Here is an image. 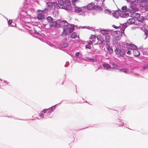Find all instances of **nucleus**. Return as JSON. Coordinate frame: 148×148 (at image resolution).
<instances>
[{"label": "nucleus", "mask_w": 148, "mask_h": 148, "mask_svg": "<svg viewBox=\"0 0 148 148\" xmlns=\"http://www.w3.org/2000/svg\"><path fill=\"white\" fill-rule=\"evenodd\" d=\"M58 3L60 5H62L64 4V1L63 0H60L58 1Z\"/></svg>", "instance_id": "bb28decb"}, {"label": "nucleus", "mask_w": 148, "mask_h": 148, "mask_svg": "<svg viewBox=\"0 0 148 148\" xmlns=\"http://www.w3.org/2000/svg\"><path fill=\"white\" fill-rule=\"evenodd\" d=\"M126 27V26H125V25H123V27H122L121 29H122V30L123 31V33H124V30L125 28Z\"/></svg>", "instance_id": "4c0bfd02"}, {"label": "nucleus", "mask_w": 148, "mask_h": 148, "mask_svg": "<svg viewBox=\"0 0 148 148\" xmlns=\"http://www.w3.org/2000/svg\"><path fill=\"white\" fill-rule=\"evenodd\" d=\"M122 10L124 11V12H125L127 9V6H123L122 7Z\"/></svg>", "instance_id": "cd10ccee"}, {"label": "nucleus", "mask_w": 148, "mask_h": 148, "mask_svg": "<svg viewBox=\"0 0 148 148\" xmlns=\"http://www.w3.org/2000/svg\"><path fill=\"white\" fill-rule=\"evenodd\" d=\"M41 10H37V12H41Z\"/></svg>", "instance_id": "c03bdc74"}, {"label": "nucleus", "mask_w": 148, "mask_h": 148, "mask_svg": "<svg viewBox=\"0 0 148 148\" xmlns=\"http://www.w3.org/2000/svg\"><path fill=\"white\" fill-rule=\"evenodd\" d=\"M66 28L70 33L72 32L74 30V26L71 25H68Z\"/></svg>", "instance_id": "9d476101"}, {"label": "nucleus", "mask_w": 148, "mask_h": 148, "mask_svg": "<svg viewBox=\"0 0 148 148\" xmlns=\"http://www.w3.org/2000/svg\"><path fill=\"white\" fill-rule=\"evenodd\" d=\"M120 71H121L125 73H127L128 72V71L124 69H120Z\"/></svg>", "instance_id": "c756f323"}, {"label": "nucleus", "mask_w": 148, "mask_h": 148, "mask_svg": "<svg viewBox=\"0 0 148 148\" xmlns=\"http://www.w3.org/2000/svg\"><path fill=\"white\" fill-rule=\"evenodd\" d=\"M129 16L128 13L125 12H123L121 13V17L123 18H126Z\"/></svg>", "instance_id": "0eeeda50"}, {"label": "nucleus", "mask_w": 148, "mask_h": 148, "mask_svg": "<svg viewBox=\"0 0 148 148\" xmlns=\"http://www.w3.org/2000/svg\"><path fill=\"white\" fill-rule=\"evenodd\" d=\"M64 3L66 5L67 7H71L70 6L71 1L70 0H65Z\"/></svg>", "instance_id": "a211bd4d"}, {"label": "nucleus", "mask_w": 148, "mask_h": 148, "mask_svg": "<svg viewBox=\"0 0 148 148\" xmlns=\"http://www.w3.org/2000/svg\"><path fill=\"white\" fill-rule=\"evenodd\" d=\"M47 4L48 7L51 8L53 6V4L51 2H48L47 3Z\"/></svg>", "instance_id": "c85d7f7f"}, {"label": "nucleus", "mask_w": 148, "mask_h": 148, "mask_svg": "<svg viewBox=\"0 0 148 148\" xmlns=\"http://www.w3.org/2000/svg\"><path fill=\"white\" fill-rule=\"evenodd\" d=\"M127 55H130L131 54V51H130L129 50L127 52Z\"/></svg>", "instance_id": "79ce46f5"}, {"label": "nucleus", "mask_w": 148, "mask_h": 148, "mask_svg": "<svg viewBox=\"0 0 148 148\" xmlns=\"http://www.w3.org/2000/svg\"><path fill=\"white\" fill-rule=\"evenodd\" d=\"M101 33L103 35H107L109 34L110 31L109 30H107L105 29H100Z\"/></svg>", "instance_id": "ddd939ff"}, {"label": "nucleus", "mask_w": 148, "mask_h": 148, "mask_svg": "<svg viewBox=\"0 0 148 148\" xmlns=\"http://www.w3.org/2000/svg\"><path fill=\"white\" fill-rule=\"evenodd\" d=\"M74 10L75 12L79 13L82 11V9L81 7L75 5L74 8Z\"/></svg>", "instance_id": "f8f14e48"}, {"label": "nucleus", "mask_w": 148, "mask_h": 148, "mask_svg": "<svg viewBox=\"0 0 148 148\" xmlns=\"http://www.w3.org/2000/svg\"><path fill=\"white\" fill-rule=\"evenodd\" d=\"M112 27H113L115 28L116 29H117L119 28L120 27L119 26H116L115 25H112Z\"/></svg>", "instance_id": "58836bf2"}, {"label": "nucleus", "mask_w": 148, "mask_h": 148, "mask_svg": "<svg viewBox=\"0 0 148 148\" xmlns=\"http://www.w3.org/2000/svg\"><path fill=\"white\" fill-rule=\"evenodd\" d=\"M68 29L66 27L63 28V31L61 34V36L62 37L65 36L68 34Z\"/></svg>", "instance_id": "6e6552de"}, {"label": "nucleus", "mask_w": 148, "mask_h": 148, "mask_svg": "<svg viewBox=\"0 0 148 148\" xmlns=\"http://www.w3.org/2000/svg\"><path fill=\"white\" fill-rule=\"evenodd\" d=\"M133 53L134 55L135 56H138L140 54L139 51L135 49H133Z\"/></svg>", "instance_id": "9b49d317"}, {"label": "nucleus", "mask_w": 148, "mask_h": 148, "mask_svg": "<svg viewBox=\"0 0 148 148\" xmlns=\"http://www.w3.org/2000/svg\"><path fill=\"white\" fill-rule=\"evenodd\" d=\"M60 8L65 9L66 10H70L71 9V7H67L66 6H61L60 7Z\"/></svg>", "instance_id": "4be33fe9"}, {"label": "nucleus", "mask_w": 148, "mask_h": 148, "mask_svg": "<svg viewBox=\"0 0 148 148\" xmlns=\"http://www.w3.org/2000/svg\"><path fill=\"white\" fill-rule=\"evenodd\" d=\"M70 37L71 38L75 39L77 38L78 39L79 38V35L76 32L73 33L70 36Z\"/></svg>", "instance_id": "1a4fd4ad"}, {"label": "nucleus", "mask_w": 148, "mask_h": 148, "mask_svg": "<svg viewBox=\"0 0 148 148\" xmlns=\"http://www.w3.org/2000/svg\"><path fill=\"white\" fill-rule=\"evenodd\" d=\"M96 38L98 39V38L95 35H91L89 38V39H90L92 40H94L95 42V40Z\"/></svg>", "instance_id": "2eb2a0df"}, {"label": "nucleus", "mask_w": 148, "mask_h": 148, "mask_svg": "<svg viewBox=\"0 0 148 148\" xmlns=\"http://www.w3.org/2000/svg\"><path fill=\"white\" fill-rule=\"evenodd\" d=\"M105 1V0H103V1Z\"/></svg>", "instance_id": "3c124183"}, {"label": "nucleus", "mask_w": 148, "mask_h": 148, "mask_svg": "<svg viewBox=\"0 0 148 148\" xmlns=\"http://www.w3.org/2000/svg\"><path fill=\"white\" fill-rule=\"evenodd\" d=\"M106 41L107 42H109L110 41V36L108 35H106L105 36Z\"/></svg>", "instance_id": "b1692460"}, {"label": "nucleus", "mask_w": 148, "mask_h": 148, "mask_svg": "<svg viewBox=\"0 0 148 148\" xmlns=\"http://www.w3.org/2000/svg\"><path fill=\"white\" fill-rule=\"evenodd\" d=\"M48 11V9L47 8H45L43 10H42L41 12L42 13H45L47 12Z\"/></svg>", "instance_id": "7c9ffc66"}, {"label": "nucleus", "mask_w": 148, "mask_h": 148, "mask_svg": "<svg viewBox=\"0 0 148 148\" xmlns=\"http://www.w3.org/2000/svg\"><path fill=\"white\" fill-rule=\"evenodd\" d=\"M47 20L50 23L53 21V19L51 16H48L47 18Z\"/></svg>", "instance_id": "393cba45"}, {"label": "nucleus", "mask_w": 148, "mask_h": 148, "mask_svg": "<svg viewBox=\"0 0 148 148\" xmlns=\"http://www.w3.org/2000/svg\"><path fill=\"white\" fill-rule=\"evenodd\" d=\"M44 17V15L41 14H38L37 16V18L40 20L43 19Z\"/></svg>", "instance_id": "6ab92c4d"}, {"label": "nucleus", "mask_w": 148, "mask_h": 148, "mask_svg": "<svg viewBox=\"0 0 148 148\" xmlns=\"http://www.w3.org/2000/svg\"><path fill=\"white\" fill-rule=\"evenodd\" d=\"M71 1L73 5L75 6V3L79 2V0H71Z\"/></svg>", "instance_id": "a878e982"}, {"label": "nucleus", "mask_w": 148, "mask_h": 148, "mask_svg": "<svg viewBox=\"0 0 148 148\" xmlns=\"http://www.w3.org/2000/svg\"><path fill=\"white\" fill-rule=\"evenodd\" d=\"M45 111L44 110H43L41 112V113H40V116H43V117L44 116V114L45 113Z\"/></svg>", "instance_id": "2f4dec72"}, {"label": "nucleus", "mask_w": 148, "mask_h": 148, "mask_svg": "<svg viewBox=\"0 0 148 148\" xmlns=\"http://www.w3.org/2000/svg\"><path fill=\"white\" fill-rule=\"evenodd\" d=\"M92 13H93V15H94V12H92Z\"/></svg>", "instance_id": "8fccbe9b"}, {"label": "nucleus", "mask_w": 148, "mask_h": 148, "mask_svg": "<svg viewBox=\"0 0 148 148\" xmlns=\"http://www.w3.org/2000/svg\"><path fill=\"white\" fill-rule=\"evenodd\" d=\"M94 10L98 12L101 11L102 10V9L101 7L98 5H95Z\"/></svg>", "instance_id": "4468645a"}, {"label": "nucleus", "mask_w": 148, "mask_h": 148, "mask_svg": "<svg viewBox=\"0 0 148 148\" xmlns=\"http://www.w3.org/2000/svg\"><path fill=\"white\" fill-rule=\"evenodd\" d=\"M126 45L128 49L132 50L133 51V49H135L136 48V46L133 44L126 43Z\"/></svg>", "instance_id": "39448f33"}, {"label": "nucleus", "mask_w": 148, "mask_h": 148, "mask_svg": "<svg viewBox=\"0 0 148 148\" xmlns=\"http://www.w3.org/2000/svg\"><path fill=\"white\" fill-rule=\"evenodd\" d=\"M135 20L133 18H130L129 19L127 22L126 23V24L127 25H129L134 24L135 23Z\"/></svg>", "instance_id": "423d86ee"}, {"label": "nucleus", "mask_w": 148, "mask_h": 148, "mask_svg": "<svg viewBox=\"0 0 148 148\" xmlns=\"http://www.w3.org/2000/svg\"><path fill=\"white\" fill-rule=\"evenodd\" d=\"M144 18L143 16H139V17H138L136 20L138 21L139 22L141 23H143L144 21Z\"/></svg>", "instance_id": "aec40b11"}, {"label": "nucleus", "mask_w": 148, "mask_h": 148, "mask_svg": "<svg viewBox=\"0 0 148 148\" xmlns=\"http://www.w3.org/2000/svg\"><path fill=\"white\" fill-rule=\"evenodd\" d=\"M95 42V41L94 40H91L88 43V44H89L90 45H92L93 43Z\"/></svg>", "instance_id": "c9c22d12"}, {"label": "nucleus", "mask_w": 148, "mask_h": 148, "mask_svg": "<svg viewBox=\"0 0 148 148\" xmlns=\"http://www.w3.org/2000/svg\"><path fill=\"white\" fill-rule=\"evenodd\" d=\"M138 8H132L131 10L130 13L131 14V16L133 18H135L137 19L140 16V14L137 12H136L138 11Z\"/></svg>", "instance_id": "f257e3e1"}, {"label": "nucleus", "mask_w": 148, "mask_h": 148, "mask_svg": "<svg viewBox=\"0 0 148 148\" xmlns=\"http://www.w3.org/2000/svg\"><path fill=\"white\" fill-rule=\"evenodd\" d=\"M106 45L107 47L108 52L110 53H112L113 52V51L112 49L110 47L109 45V44H107Z\"/></svg>", "instance_id": "f3484780"}, {"label": "nucleus", "mask_w": 148, "mask_h": 148, "mask_svg": "<svg viewBox=\"0 0 148 148\" xmlns=\"http://www.w3.org/2000/svg\"><path fill=\"white\" fill-rule=\"evenodd\" d=\"M145 8L146 11H148V4L145 5Z\"/></svg>", "instance_id": "a19ab883"}, {"label": "nucleus", "mask_w": 148, "mask_h": 148, "mask_svg": "<svg viewBox=\"0 0 148 148\" xmlns=\"http://www.w3.org/2000/svg\"><path fill=\"white\" fill-rule=\"evenodd\" d=\"M79 55V52H77L75 53V56H78Z\"/></svg>", "instance_id": "37998d69"}, {"label": "nucleus", "mask_w": 148, "mask_h": 148, "mask_svg": "<svg viewBox=\"0 0 148 148\" xmlns=\"http://www.w3.org/2000/svg\"><path fill=\"white\" fill-rule=\"evenodd\" d=\"M12 20H9L8 22V23L9 25H10L12 24Z\"/></svg>", "instance_id": "ea45409f"}, {"label": "nucleus", "mask_w": 148, "mask_h": 148, "mask_svg": "<svg viewBox=\"0 0 148 148\" xmlns=\"http://www.w3.org/2000/svg\"><path fill=\"white\" fill-rule=\"evenodd\" d=\"M144 32L145 35L148 36V30L147 29H145Z\"/></svg>", "instance_id": "f704fd0d"}, {"label": "nucleus", "mask_w": 148, "mask_h": 148, "mask_svg": "<svg viewBox=\"0 0 148 148\" xmlns=\"http://www.w3.org/2000/svg\"><path fill=\"white\" fill-rule=\"evenodd\" d=\"M137 0H131L132 2H134L136 1Z\"/></svg>", "instance_id": "a18cd8bd"}, {"label": "nucleus", "mask_w": 148, "mask_h": 148, "mask_svg": "<svg viewBox=\"0 0 148 148\" xmlns=\"http://www.w3.org/2000/svg\"><path fill=\"white\" fill-rule=\"evenodd\" d=\"M44 110L45 111V113H47L48 114H50L51 112H52V110L51 109H45Z\"/></svg>", "instance_id": "5701e85b"}, {"label": "nucleus", "mask_w": 148, "mask_h": 148, "mask_svg": "<svg viewBox=\"0 0 148 148\" xmlns=\"http://www.w3.org/2000/svg\"><path fill=\"white\" fill-rule=\"evenodd\" d=\"M114 52L116 54L121 57L124 56L125 54V50L123 48H116L114 51Z\"/></svg>", "instance_id": "f03ea898"}, {"label": "nucleus", "mask_w": 148, "mask_h": 148, "mask_svg": "<svg viewBox=\"0 0 148 148\" xmlns=\"http://www.w3.org/2000/svg\"><path fill=\"white\" fill-rule=\"evenodd\" d=\"M58 23L56 21H52L50 23V26L51 27H56Z\"/></svg>", "instance_id": "dca6fc26"}, {"label": "nucleus", "mask_w": 148, "mask_h": 148, "mask_svg": "<svg viewBox=\"0 0 148 148\" xmlns=\"http://www.w3.org/2000/svg\"><path fill=\"white\" fill-rule=\"evenodd\" d=\"M121 11H114L112 14L113 16L115 18H117L119 16L121 17Z\"/></svg>", "instance_id": "7ed1b4c3"}, {"label": "nucleus", "mask_w": 148, "mask_h": 148, "mask_svg": "<svg viewBox=\"0 0 148 148\" xmlns=\"http://www.w3.org/2000/svg\"><path fill=\"white\" fill-rule=\"evenodd\" d=\"M139 1L143 2L144 1V0H138Z\"/></svg>", "instance_id": "de8ad7c7"}, {"label": "nucleus", "mask_w": 148, "mask_h": 148, "mask_svg": "<svg viewBox=\"0 0 148 148\" xmlns=\"http://www.w3.org/2000/svg\"><path fill=\"white\" fill-rule=\"evenodd\" d=\"M54 4L55 5V4H56V7H57V6H58V4H57V3L56 2H54Z\"/></svg>", "instance_id": "49530a36"}, {"label": "nucleus", "mask_w": 148, "mask_h": 148, "mask_svg": "<svg viewBox=\"0 0 148 148\" xmlns=\"http://www.w3.org/2000/svg\"><path fill=\"white\" fill-rule=\"evenodd\" d=\"M85 47L86 48H88L90 49L91 48V46H90V45L89 44H88L86 45Z\"/></svg>", "instance_id": "473e14b6"}, {"label": "nucleus", "mask_w": 148, "mask_h": 148, "mask_svg": "<svg viewBox=\"0 0 148 148\" xmlns=\"http://www.w3.org/2000/svg\"><path fill=\"white\" fill-rule=\"evenodd\" d=\"M147 38V36H146V37L145 38V39Z\"/></svg>", "instance_id": "09e8293b"}, {"label": "nucleus", "mask_w": 148, "mask_h": 148, "mask_svg": "<svg viewBox=\"0 0 148 148\" xmlns=\"http://www.w3.org/2000/svg\"><path fill=\"white\" fill-rule=\"evenodd\" d=\"M95 5L92 3L88 4L86 5V8L89 10H94Z\"/></svg>", "instance_id": "20e7f679"}, {"label": "nucleus", "mask_w": 148, "mask_h": 148, "mask_svg": "<svg viewBox=\"0 0 148 148\" xmlns=\"http://www.w3.org/2000/svg\"><path fill=\"white\" fill-rule=\"evenodd\" d=\"M68 43H64L62 45V47H67L68 46Z\"/></svg>", "instance_id": "72a5a7b5"}, {"label": "nucleus", "mask_w": 148, "mask_h": 148, "mask_svg": "<svg viewBox=\"0 0 148 148\" xmlns=\"http://www.w3.org/2000/svg\"><path fill=\"white\" fill-rule=\"evenodd\" d=\"M103 66L105 69H109L111 68L110 65L107 63H104L103 65Z\"/></svg>", "instance_id": "412c9836"}, {"label": "nucleus", "mask_w": 148, "mask_h": 148, "mask_svg": "<svg viewBox=\"0 0 148 148\" xmlns=\"http://www.w3.org/2000/svg\"><path fill=\"white\" fill-rule=\"evenodd\" d=\"M111 64L114 66L113 68H116L117 66L116 64H115L114 63L112 64Z\"/></svg>", "instance_id": "e433bc0d"}]
</instances>
